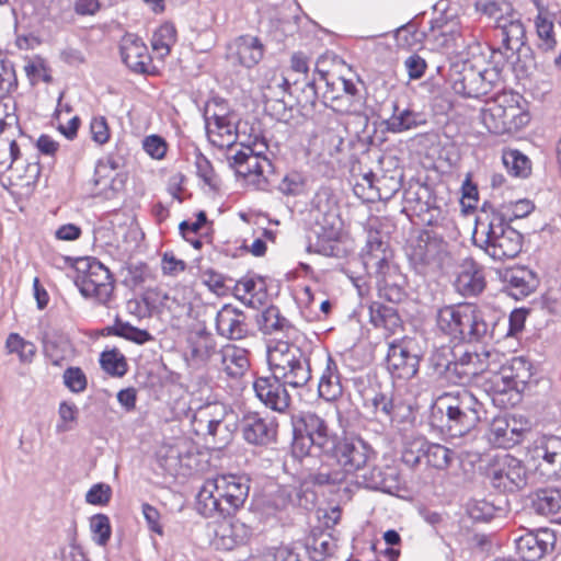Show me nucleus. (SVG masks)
<instances>
[{
	"mask_svg": "<svg viewBox=\"0 0 561 561\" xmlns=\"http://www.w3.org/2000/svg\"><path fill=\"white\" fill-rule=\"evenodd\" d=\"M294 439L291 454L308 469L319 455H328L336 448L339 435L324 419L313 412H302L293 419Z\"/></svg>",
	"mask_w": 561,
	"mask_h": 561,
	"instance_id": "1",
	"label": "nucleus"
},
{
	"mask_svg": "<svg viewBox=\"0 0 561 561\" xmlns=\"http://www.w3.org/2000/svg\"><path fill=\"white\" fill-rule=\"evenodd\" d=\"M455 93L466 98H480L502 85V70L486 60L477 46L471 57L451 65L449 73Z\"/></svg>",
	"mask_w": 561,
	"mask_h": 561,
	"instance_id": "2",
	"label": "nucleus"
},
{
	"mask_svg": "<svg viewBox=\"0 0 561 561\" xmlns=\"http://www.w3.org/2000/svg\"><path fill=\"white\" fill-rule=\"evenodd\" d=\"M250 486L244 477L220 474L207 479L196 496V511L204 517L226 515L243 506Z\"/></svg>",
	"mask_w": 561,
	"mask_h": 561,
	"instance_id": "3",
	"label": "nucleus"
},
{
	"mask_svg": "<svg viewBox=\"0 0 561 561\" xmlns=\"http://www.w3.org/2000/svg\"><path fill=\"white\" fill-rule=\"evenodd\" d=\"M474 243L494 260L515 257L522 250L523 237L500 211L482 210L477 217Z\"/></svg>",
	"mask_w": 561,
	"mask_h": 561,
	"instance_id": "4",
	"label": "nucleus"
},
{
	"mask_svg": "<svg viewBox=\"0 0 561 561\" xmlns=\"http://www.w3.org/2000/svg\"><path fill=\"white\" fill-rule=\"evenodd\" d=\"M436 327L455 341H478L489 332L482 312L471 304L440 308L436 314Z\"/></svg>",
	"mask_w": 561,
	"mask_h": 561,
	"instance_id": "5",
	"label": "nucleus"
},
{
	"mask_svg": "<svg viewBox=\"0 0 561 561\" xmlns=\"http://www.w3.org/2000/svg\"><path fill=\"white\" fill-rule=\"evenodd\" d=\"M437 403L446 415L447 430L454 437L463 436L473 430L484 413L483 404L465 388L443 393Z\"/></svg>",
	"mask_w": 561,
	"mask_h": 561,
	"instance_id": "6",
	"label": "nucleus"
},
{
	"mask_svg": "<svg viewBox=\"0 0 561 561\" xmlns=\"http://www.w3.org/2000/svg\"><path fill=\"white\" fill-rule=\"evenodd\" d=\"M272 376L291 388H301L311 379L309 358L295 344L277 341L267 348Z\"/></svg>",
	"mask_w": 561,
	"mask_h": 561,
	"instance_id": "7",
	"label": "nucleus"
},
{
	"mask_svg": "<svg viewBox=\"0 0 561 561\" xmlns=\"http://www.w3.org/2000/svg\"><path fill=\"white\" fill-rule=\"evenodd\" d=\"M192 428L196 435L213 444L214 448L220 449L232 440L236 422L226 404L214 401L195 410Z\"/></svg>",
	"mask_w": 561,
	"mask_h": 561,
	"instance_id": "8",
	"label": "nucleus"
},
{
	"mask_svg": "<svg viewBox=\"0 0 561 561\" xmlns=\"http://www.w3.org/2000/svg\"><path fill=\"white\" fill-rule=\"evenodd\" d=\"M373 450L369 445L360 438L339 437L336 448L329 455L336 459L342 467L340 470H321L312 474V481L319 485L339 484L345 480L346 473H354L365 467Z\"/></svg>",
	"mask_w": 561,
	"mask_h": 561,
	"instance_id": "9",
	"label": "nucleus"
},
{
	"mask_svg": "<svg viewBox=\"0 0 561 561\" xmlns=\"http://www.w3.org/2000/svg\"><path fill=\"white\" fill-rule=\"evenodd\" d=\"M408 256L420 273L435 272L450 264L448 243L438 234L426 230L411 240Z\"/></svg>",
	"mask_w": 561,
	"mask_h": 561,
	"instance_id": "10",
	"label": "nucleus"
},
{
	"mask_svg": "<svg viewBox=\"0 0 561 561\" xmlns=\"http://www.w3.org/2000/svg\"><path fill=\"white\" fill-rule=\"evenodd\" d=\"M314 232L324 240L337 239L342 231V219L336 197L328 187L320 188L312 198L309 210Z\"/></svg>",
	"mask_w": 561,
	"mask_h": 561,
	"instance_id": "11",
	"label": "nucleus"
},
{
	"mask_svg": "<svg viewBox=\"0 0 561 561\" xmlns=\"http://www.w3.org/2000/svg\"><path fill=\"white\" fill-rule=\"evenodd\" d=\"M77 285L84 297L93 298L101 305H108L113 297L112 275L99 261L87 263V270L78 277Z\"/></svg>",
	"mask_w": 561,
	"mask_h": 561,
	"instance_id": "12",
	"label": "nucleus"
},
{
	"mask_svg": "<svg viewBox=\"0 0 561 561\" xmlns=\"http://www.w3.org/2000/svg\"><path fill=\"white\" fill-rule=\"evenodd\" d=\"M500 358L502 354L496 351H466L449 369L458 377L459 382L466 383L480 374L497 369Z\"/></svg>",
	"mask_w": 561,
	"mask_h": 561,
	"instance_id": "13",
	"label": "nucleus"
},
{
	"mask_svg": "<svg viewBox=\"0 0 561 561\" xmlns=\"http://www.w3.org/2000/svg\"><path fill=\"white\" fill-rule=\"evenodd\" d=\"M387 369L393 378L411 379L420 367V356L414 352L412 340L403 339L389 344Z\"/></svg>",
	"mask_w": 561,
	"mask_h": 561,
	"instance_id": "14",
	"label": "nucleus"
},
{
	"mask_svg": "<svg viewBox=\"0 0 561 561\" xmlns=\"http://www.w3.org/2000/svg\"><path fill=\"white\" fill-rule=\"evenodd\" d=\"M490 478L494 488L513 492L527 483V473L520 460L505 454L495 460L490 469Z\"/></svg>",
	"mask_w": 561,
	"mask_h": 561,
	"instance_id": "15",
	"label": "nucleus"
},
{
	"mask_svg": "<svg viewBox=\"0 0 561 561\" xmlns=\"http://www.w3.org/2000/svg\"><path fill=\"white\" fill-rule=\"evenodd\" d=\"M205 121L209 141L220 149H226V152H233L237 149L236 142L239 137L233 117L217 113L208 115L207 111Z\"/></svg>",
	"mask_w": 561,
	"mask_h": 561,
	"instance_id": "16",
	"label": "nucleus"
},
{
	"mask_svg": "<svg viewBox=\"0 0 561 561\" xmlns=\"http://www.w3.org/2000/svg\"><path fill=\"white\" fill-rule=\"evenodd\" d=\"M285 383L275 377H259L253 382L256 398L273 411L285 412L291 402Z\"/></svg>",
	"mask_w": 561,
	"mask_h": 561,
	"instance_id": "17",
	"label": "nucleus"
},
{
	"mask_svg": "<svg viewBox=\"0 0 561 561\" xmlns=\"http://www.w3.org/2000/svg\"><path fill=\"white\" fill-rule=\"evenodd\" d=\"M251 536V529L239 519H222L213 526L211 545L217 550H232L243 545Z\"/></svg>",
	"mask_w": 561,
	"mask_h": 561,
	"instance_id": "18",
	"label": "nucleus"
},
{
	"mask_svg": "<svg viewBox=\"0 0 561 561\" xmlns=\"http://www.w3.org/2000/svg\"><path fill=\"white\" fill-rule=\"evenodd\" d=\"M241 431L249 444L266 446L276 440L277 424L273 420L261 417L257 413H250L243 416Z\"/></svg>",
	"mask_w": 561,
	"mask_h": 561,
	"instance_id": "19",
	"label": "nucleus"
},
{
	"mask_svg": "<svg viewBox=\"0 0 561 561\" xmlns=\"http://www.w3.org/2000/svg\"><path fill=\"white\" fill-rule=\"evenodd\" d=\"M11 169L12 172L8 178V183L2 182V186L7 190L11 188L12 194L20 196L31 195L41 174V165L37 158L33 161L18 162Z\"/></svg>",
	"mask_w": 561,
	"mask_h": 561,
	"instance_id": "20",
	"label": "nucleus"
},
{
	"mask_svg": "<svg viewBox=\"0 0 561 561\" xmlns=\"http://www.w3.org/2000/svg\"><path fill=\"white\" fill-rule=\"evenodd\" d=\"M121 55L124 64L134 72L149 73L151 57L146 44L135 34H126L121 41Z\"/></svg>",
	"mask_w": 561,
	"mask_h": 561,
	"instance_id": "21",
	"label": "nucleus"
},
{
	"mask_svg": "<svg viewBox=\"0 0 561 561\" xmlns=\"http://www.w3.org/2000/svg\"><path fill=\"white\" fill-rule=\"evenodd\" d=\"M516 552L524 561H537L553 547L554 535L549 529L526 533L515 540Z\"/></svg>",
	"mask_w": 561,
	"mask_h": 561,
	"instance_id": "22",
	"label": "nucleus"
},
{
	"mask_svg": "<svg viewBox=\"0 0 561 561\" xmlns=\"http://www.w3.org/2000/svg\"><path fill=\"white\" fill-rule=\"evenodd\" d=\"M225 158L230 168L242 178H249L251 175H263L272 169V163L267 157H255L252 151H244L237 148L233 152H225Z\"/></svg>",
	"mask_w": 561,
	"mask_h": 561,
	"instance_id": "23",
	"label": "nucleus"
},
{
	"mask_svg": "<svg viewBox=\"0 0 561 561\" xmlns=\"http://www.w3.org/2000/svg\"><path fill=\"white\" fill-rule=\"evenodd\" d=\"M247 317L243 311L225 305L216 316L217 333L229 340H241L248 334Z\"/></svg>",
	"mask_w": 561,
	"mask_h": 561,
	"instance_id": "24",
	"label": "nucleus"
},
{
	"mask_svg": "<svg viewBox=\"0 0 561 561\" xmlns=\"http://www.w3.org/2000/svg\"><path fill=\"white\" fill-rule=\"evenodd\" d=\"M264 55L261 41L251 35H242L229 46V56L241 66L252 68L257 65Z\"/></svg>",
	"mask_w": 561,
	"mask_h": 561,
	"instance_id": "25",
	"label": "nucleus"
},
{
	"mask_svg": "<svg viewBox=\"0 0 561 561\" xmlns=\"http://www.w3.org/2000/svg\"><path fill=\"white\" fill-rule=\"evenodd\" d=\"M217 357L218 369L230 378L242 377L250 366L248 352L232 344L224 346Z\"/></svg>",
	"mask_w": 561,
	"mask_h": 561,
	"instance_id": "26",
	"label": "nucleus"
},
{
	"mask_svg": "<svg viewBox=\"0 0 561 561\" xmlns=\"http://www.w3.org/2000/svg\"><path fill=\"white\" fill-rule=\"evenodd\" d=\"M366 488L392 494L400 490L401 479L396 466L374 467L363 474Z\"/></svg>",
	"mask_w": 561,
	"mask_h": 561,
	"instance_id": "27",
	"label": "nucleus"
},
{
	"mask_svg": "<svg viewBox=\"0 0 561 561\" xmlns=\"http://www.w3.org/2000/svg\"><path fill=\"white\" fill-rule=\"evenodd\" d=\"M455 285L457 290L463 296H476L480 294L485 286L481 266L472 259H466L461 264Z\"/></svg>",
	"mask_w": 561,
	"mask_h": 561,
	"instance_id": "28",
	"label": "nucleus"
},
{
	"mask_svg": "<svg viewBox=\"0 0 561 561\" xmlns=\"http://www.w3.org/2000/svg\"><path fill=\"white\" fill-rule=\"evenodd\" d=\"M497 368H500V379L510 381L515 396L525 390L533 376L530 364L523 357H514L506 364H502L500 360Z\"/></svg>",
	"mask_w": 561,
	"mask_h": 561,
	"instance_id": "29",
	"label": "nucleus"
},
{
	"mask_svg": "<svg viewBox=\"0 0 561 561\" xmlns=\"http://www.w3.org/2000/svg\"><path fill=\"white\" fill-rule=\"evenodd\" d=\"M427 123L423 113L411 108H400L393 104L392 115L385 122L386 129L390 133L399 134L423 126Z\"/></svg>",
	"mask_w": 561,
	"mask_h": 561,
	"instance_id": "30",
	"label": "nucleus"
},
{
	"mask_svg": "<svg viewBox=\"0 0 561 561\" xmlns=\"http://www.w3.org/2000/svg\"><path fill=\"white\" fill-rule=\"evenodd\" d=\"M502 279L506 284L510 295L516 299L528 296L535 288L533 273L524 267L505 270Z\"/></svg>",
	"mask_w": 561,
	"mask_h": 561,
	"instance_id": "31",
	"label": "nucleus"
},
{
	"mask_svg": "<svg viewBox=\"0 0 561 561\" xmlns=\"http://www.w3.org/2000/svg\"><path fill=\"white\" fill-rule=\"evenodd\" d=\"M522 96L518 93L503 92L501 93V103L505 110V122L507 123V133H513L529 122L528 114L520 106Z\"/></svg>",
	"mask_w": 561,
	"mask_h": 561,
	"instance_id": "32",
	"label": "nucleus"
},
{
	"mask_svg": "<svg viewBox=\"0 0 561 561\" xmlns=\"http://www.w3.org/2000/svg\"><path fill=\"white\" fill-rule=\"evenodd\" d=\"M43 343L45 356L55 366H61L72 357V345L62 334L46 335Z\"/></svg>",
	"mask_w": 561,
	"mask_h": 561,
	"instance_id": "33",
	"label": "nucleus"
},
{
	"mask_svg": "<svg viewBox=\"0 0 561 561\" xmlns=\"http://www.w3.org/2000/svg\"><path fill=\"white\" fill-rule=\"evenodd\" d=\"M369 321L375 328H382L389 334L396 333L401 328L398 311L393 307L378 301H374L369 306Z\"/></svg>",
	"mask_w": 561,
	"mask_h": 561,
	"instance_id": "34",
	"label": "nucleus"
},
{
	"mask_svg": "<svg viewBox=\"0 0 561 561\" xmlns=\"http://www.w3.org/2000/svg\"><path fill=\"white\" fill-rule=\"evenodd\" d=\"M320 80L325 83V91L322 93V98L324 103L327 102H339L343 98L339 94H335V90L342 89L346 96V101L350 102V99L353 98L357 93V89L355 84L351 80H346L344 78H337L336 82H329L327 78V73L323 71H319ZM336 111H351V103L345 106L339 107L331 105Z\"/></svg>",
	"mask_w": 561,
	"mask_h": 561,
	"instance_id": "35",
	"label": "nucleus"
},
{
	"mask_svg": "<svg viewBox=\"0 0 561 561\" xmlns=\"http://www.w3.org/2000/svg\"><path fill=\"white\" fill-rule=\"evenodd\" d=\"M505 110L501 103V94L492 101L486 102L481 111V121L490 133L503 135L507 133V123L505 122Z\"/></svg>",
	"mask_w": 561,
	"mask_h": 561,
	"instance_id": "36",
	"label": "nucleus"
},
{
	"mask_svg": "<svg viewBox=\"0 0 561 561\" xmlns=\"http://www.w3.org/2000/svg\"><path fill=\"white\" fill-rule=\"evenodd\" d=\"M344 138L340 130L329 128L320 135L318 147V158L323 163H331L332 160L337 159L342 151Z\"/></svg>",
	"mask_w": 561,
	"mask_h": 561,
	"instance_id": "37",
	"label": "nucleus"
},
{
	"mask_svg": "<svg viewBox=\"0 0 561 561\" xmlns=\"http://www.w3.org/2000/svg\"><path fill=\"white\" fill-rule=\"evenodd\" d=\"M318 391L325 401H334L343 393L337 367L331 357L328 358L327 367L320 378Z\"/></svg>",
	"mask_w": 561,
	"mask_h": 561,
	"instance_id": "38",
	"label": "nucleus"
},
{
	"mask_svg": "<svg viewBox=\"0 0 561 561\" xmlns=\"http://www.w3.org/2000/svg\"><path fill=\"white\" fill-rule=\"evenodd\" d=\"M417 453L426 459V463L435 469H446L451 460V450L447 447L419 439Z\"/></svg>",
	"mask_w": 561,
	"mask_h": 561,
	"instance_id": "39",
	"label": "nucleus"
},
{
	"mask_svg": "<svg viewBox=\"0 0 561 561\" xmlns=\"http://www.w3.org/2000/svg\"><path fill=\"white\" fill-rule=\"evenodd\" d=\"M257 323L264 334H273L282 331L286 332L287 336H290V331L294 330L287 319L280 316L278 308L274 306L266 308L260 314Z\"/></svg>",
	"mask_w": 561,
	"mask_h": 561,
	"instance_id": "40",
	"label": "nucleus"
},
{
	"mask_svg": "<svg viewBox=\"0 0 561 561\" xmlns=\"http://www.w3.org/2000/svg\"><path fill=\"white\" fill-rule=\"evenodd\" d=\"M534 510L541 515L556 514L561 510V489L548 488L536 492Z\"/></svg>",
	"mask_w": 561,
	"mask_h": 561,
	"instance_id": "41",
	"label": "nucleus"
},
{
	"mask_svg": "<svg viewBox=\"0 0 561 561\" xmlns=\"http://www.w3.org/2000/svg\"><path fill=\"white\" fill-rule=\"evenodd\" d=\"M192 358L206 363L216 353V342L211 334L205 330L198 331L190 340Z\"/></svg>",
	"mask_w": 561,
	"mask_h": 561,
	"instance_id": "42",
	"label": "nucleus"
},
{
	"mask_svg": "<svg viewBox=\"0 0 561 561\" xmlns=\"http://www.w3.org/2000/svg\"><path fill=\"white\" fill-rule=\"evenodd\" d=\"M365 408L379 422H392L394 404L390 397L385 393H374L373 397L365 399Z\"/></svg>",
	"mask_w": 561,
	"mask_h": 561,
	"instance_id": "43",
	"label": "nucleus"
},
{
	"mask_svg": "<svg viewBox=\"0 0 561 561\" xmlns=\"http://www.w3.org/2000/svg\"><path fill=\"white\" fill-rule=\"evenodd\" d=\"M500 30L506 49L519 51L525 45V27L520 21H510L501 25Z\"/></svg>",
	"mask_w": 561,
	"mask_h": 561,
	"instance_id": "44",
	"label": "nucleus"
},
{
	"mask_svg": "<svg viewBox=\"0 0 561 561\" xmlns=\"http://www.w3.org/2000/svg\"><path fill=\"white\" fill-rule=\"evenodd\" d=\"M503 163L507 171L517 178H527L531 171L530 160L518 150H508L503 153Z\"/></svg>",
	"mask_w": 561,
	"mask_h": 561,
	"instance_id": "45",
	"label": "nucleus"
},
{
	"mask_svg": "<svg viewBox=\"0 0 561 561\" xmlns=\"http://www.w3.org/2000/svg\"><path fill=\"white\" fill-rule=\"evenodd\" d=\"M101 367L110 375L122 377L127 371V363L117 350L104 351L100 357Z\"/></svg>",
	"mask_w": 561,
	"mask_h": 561,
	"instance_id": "46",
	"label": "nucleus"
},
{
	"mask_svg": "<svg viewBox=\"0 0 561 561\" xmlns=\"http://www.w3.org/2000/svg\"><path fill=\"white\" fill-rule=\"evenodd\" d=\"M175 28L172 24L161 25L154 33L151 39L153 50L158 51L161 56L170 53L171 46L175 43Z\"/></svg>",
	"mask_w": 561,
	"mask_h": 561,
	"instance_id": "47",
	"label": "nucleus"
},
{
	"mask_svg": "<svg viewBox=\"0 0 561 561\" xmlns=\"http://www.w3.org/2000/svg\"><path fill=\"white\" fill-rule=\"evenodd\" d=\"M112 332L117 336L124 337L137 344H145L152 340V336L148 331L138 329L128 322H123L119 320L115 321V324L112 328Z\"/></svg>",
	"mask_w": 561,
	"mask_h": 561,
	"instance_id": "48",
	"label": "nucleus"
},
{
	"mask_svg": "<svg viewBox=\"0 0 561 561\" xmlns=\"http://www.w3.org/2000/svg\"><path fill=\"white\" fill-rule=\"evenodd\" d=\"M400 188V182L394 176L386 174L376 180V185L370 194L366 197L368 201L390 199Z\"/></svg>",
	"mask_w": 561,
	"mask_h": 561,
	"instance_id": "49",
	"label": "nucleus"
},
{
	"mask_svg": "<svg viewBox=\"0 0 561 561\" xmlns=\"http://www.w3.org/2000/svg\"><path fill=\"white\" fill-rule=\"evenodd\" d=\"M363 257L366 268L375 273L378 279L387 277L390 270L388 251L365 253Z\"/></svg>",
	"mask_w": 561,
	"mask_h": 561,
	"instance_id": "50",
	"label": "nucleus"
},
{
	"mask_svg": "<svg viewBox=\"0 0 561 561\" xmlns=\"http://www.w3.org/2000/svg\"><path fill=\"white\" fill-rule=\"evenodd\" d=\"M19 154L20 148L15 140L0 136V174L12 168Z\"/></svg>",
	"mask_w": 561,
	"mask_h": 561,
	"instance_id": "51",
	"label": "nucleus"
},
{
	"mask_svg": "<svg viewBox=\"0 0 561 561\" xmlns=\"http://www.w3.org/2000/svg\"><path fill=\"white\" fill-rule=\"evenodd\" d=\"M93 540L100 546H105L111 537L110 519L106 515H94L90 520Z\"/></svg>",
	"mask_w": 561,
	"mask_h": 561,
	"instance_id": "52",
	"label": "nucleus"
},
{
	"mask_svg": "<svg viewBox=\"0 0 561 561\" xmlns=\"http://www.w3.org/2000/svg\"><path fill=\"white\" fill-rule=\"evenodd\" d=\"M378 293L380 298L393 304L401 302L405 297L404 289L394 282H390L388 277L378 279Z\"/></svg>",
	"mask_w": 561,
	"mask_h": 561,
	"instance_id": "53",
	"label": "nucleus"
},
{
	"mask_svg": "<svg viewBox=\"0 0 561 561\" xmlns=\"http://www.w3.org/2000/svg\"><path fill=\"white\" fill-rule=\"evenodd\" d=\"M278 190L287 196H298L305 191V180L297 172L288 173L278 184Z\"/></svg>",
	"mask_w": 561,
	"mask_h": 561,
	"instance_id": "54",
	"label": "nucleus"
},
{
	"mask_svg": "<svg viewBox=\"0 0 561 561\" xmlns=\"http://www.w3.org/2000/svg\"><path fill=\"white\" fill-rule=\"evenodd\" d=\"M334 551V543L329 535L314 537L310 545V554L314 561H323Z\"/></svg>",
	"mask_w": 561,
	"mask_h": 561,
	"instance_id": "55",
	"label": "nucleus"
},
{
	"mask_svg": "<svg viewBox=\"0 0 561 561\" xmlns=\"http://www.w3.org/2000/svg\"><path fill=\"white\" fill-rule=\"evenodd\" d=\"M536 28L538 36L542 39L546 49H552L556 41L553 37V23L541 11L536 19Z\"/></svg>",
	"mask_w": 561,
	"mask_h": 561,
	"instance_id": "56",
	"label": "nucleus"
},
{
	"mask_svg": "<svg viewBox=\"0 0 561 561\" xmlns=\"http://www.w3.org/2000/svg\"><path fill=\"white\" fill-rule=\"evenodd\" d=\"M541 457L550 465L561 467V439L549 437L543 446L538 448Z\"/></svg>",
	"mask_w": 561,
	"mask_h": 561,
	"instance_id": "57",
	"label": "nucleus"
},
{
	"mask_svg": "<svg viewBox=\"0 0 561 561\" xmlns=\"http://www.w3.org/2000/svg\"><path fill=\"white\" fill-rule=\"evenodd\" d=\"M64 382L72 392H82L87 387V378L78 367H69L64 373Z\"/></svg>",
	"mask_w": 561,
	"mask_h": 561,
	"instance_id": "58",
	"label": "nucleus"
},
{
	"mask_svg": "<svg viewBox=\"0 0 561 561\" xmlns=\"http://www.w3.org/2000/svg\"><path fill=\"white\" fill-rule=\"evenodd\" d=\"M144 150L153 159H162L167 152V142L157 135L148 136L142 141Z\"/></svg>",
	"mask_w": 561,
	"mask_h": 561,
	"instance_id": "59",
	"label": "nucleus"
},
{
	"mask_svg": "<svg viewBox=\"0 0 561 561\" xmlns=\"http://www.w3.org/2000/svg\"><path fill=\"white\" fill-rule=\"evenodd\" d=\"M111 486L104 483L94 484L85 494V501L93 505H105L111 499Z\"/></svg>",
	"mask_w": 561,
	"mask_h": 561,
	"instance_id": "60",
	"label": "nucleus"
},
{
	"mask_svg": "<svg viewBox=\"0 0 561 561\" xmlns=\"http://www.w3.org/2000/svg\"><path fill=\"white\" fill-rule=\"evenodd\" d=\"M90 131L92 139L99 145H104L110 139V128L103 116H96L91 119Z\"/></svg>",
	"mask_w": 561,
	"mask_h": 561,
	"instance_id": "61",
	"label": "nucleus"
},
{
	"mask_svg": "<svg viewBox=\"0 0 561 561\" xmlns=\"http://www.w3.org/2000/svg\"><path fill=\"white\" fill-rule=\"evenodd\" d=\"M161 268L164 275L178 276L186 268V263L178 259L172 252H165L161 260Z\"/></svg>",
	"mask_w": 561,
	"mask_h": 561,
	"instance_id": "62",
	"label": "nucleus"
},
{
	"mask_svg": "<svg viewBox=\"0 0 561 561\" xmlns=\"http://www.w3.org/2000/svg\"><path fill=\"white\" fill-rule=\"evenodd\" d=\"M489 371L492 373V376L488 381L489 391H491L493 394H505L511 391H514V388L511 387L510 381L500 379V368Z\"/></svg>",
	"mask_w": 561,
	"mask_h": 561,
	"instance_id": "63",
	"label": "nucleus"
},
{
	"mask_svg": "<svg viewBox=\"0 0 561 561\" xmlns=\"http://www.w3.org/2000/svg\"><path fill=\"white\" fill-rule=\"evenodd\" d=\"M404 65L411 79L421 78L426 69L425 60L419 55H412L407 58Z\"/></svg>",
	"mask_w": 561,
	"mask_h": 561,
	"instance_id": "64",
	"label": "nucleus"
}]
</instances>
